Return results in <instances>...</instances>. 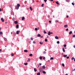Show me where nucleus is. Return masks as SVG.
Segmentation results:
<instances>
[{"label": "nucleus", "instance_id": "19", "mask_svg": "<svg viewBox=\"0 0 75 75\" xmlns=\"http://www.w3.org/2000/svg\"><path fill=\"white\" fill-rule=\"evenodd\" d=\"M56 3L58 5H59V3H58V1H57L56 2Z\"/></svg>", "mask_w": 75, "mask_h": 75}, {"label": "nucleus", "instance_id": "7", "mask_svg": "<svg viewBox=\"0 0 75 75\" xmlns=\"http://www.w3.org/2000/svg\"><path fill=\"white\" fill-rule=\"evenodd\" d=\"M62 50L64 52H65V49H64V48H63L62 49Z\"/></svg>", "mask_w": 75, "mask_h": 75}, {"label": "nucleus", "instance_id": "58", "mask_svg": "<svg viewBox=\"0 0 75 75\" xmlns=\"http://www.w3.org/2000/svg\"><path fill=\"white\" fill-rule=\"evenodd\" d=\"M75 69H74V70H72V71H75Z\"/></svg>", "mask_w": 75, "mask_h": 75}, {"label": "nucleus", "instance_id": "17", "mask_svg": "<svg viewBox=\"0 0 75 75\" xmlns=\"http://www.w3.org/2000/svg\"><path fill=\"white\" fill-rule=\"evenodd\" d=\"M72 31H70L69 33V34H72Z\"/></svg>", "mask_w": 75, "mask_h": 75}, {"label": "nucleus", "instance_id": "9", "mask_svg": "<svg viewBox=\"0 0 75 75\" xmlns=\"http://www.w3.org/2000/svg\"><path fill=\"white\" fill-rule=\"evenodd\" d=\"M17 7H20V5L19 4H17Z\"/></svg>", "mask_w": 75, "mask_h": 75}, {"label": "nucleus", "instance_id": "29", "mask_svg": "<svg viewBox=\"0 0 75 75\" xmlns=\"http://www.w3.org/2000/svg\"><path fill=\"white\" fill-rule=\"evenodd\" d=\"M63 47H67V45L66 44H64V45Z\"/></svg>", "mask_w": 75, "mask_h": 75}, {"label": "nucleus", "instance_id": "31", "mask_svg": "<svg viewBox=\"0 0 75 75\" xmlns=\"http://www.w3.org/2000/svg\"><path fill=\"white\" fill-rule=\"evenodd\" d=\"M4 40L5 41H7V39H6V38H4Z\"/></svg>", "mask_w": 75, "mask_h": 75}, {"label": "nucleus", "instance_id": "63", "mask_svg": "<svg viewBox=\"0 0 75 75\" xmlns=\"http://www.w3.org/2000/svg\"><path fill=\"white\" fill-rule=\"evenodd\" d=\"M34 0H33V3H34Z\"/></svg>", "mask_w": 75, "mask_h": 75}, {"label": "nucleus", "instance_id": "13", "mask_svg": "<svg viewBox=\"0 0 75 75\" xmlns=\"http://www.w3.org/2000/svg\"><path fill=\"white\" fill-rule=\"evenodd\" d=\"M48 35H51V32L50 31H49L48 32Z\"/></svg>", "mask_w": 75, "mask_h": 75}, {"label": "nucleus", "instance_id": "51", "mask_svg": "<svg viewBox=\"0 0 75 75\" xmlns=\"http://www.w3.org/2000/svg\"><path fill=\"white\" fill-rule=\"evenodd\" d=\"M47 0H44L45 2H47Z\"/></svg>", "mask_w": 75, "mask_h": 75}, {"label": "nucleus", "instance_id": "59", "mask_svg": "<svg viewBox=\"0 0 75 75\" xmlns=\"http://www.w3.org/2000/svg\"><path fill=\"white\" fill-rule=\"evenodd\" d=\"M41 38H43V36H41Z\"/></svg>", "mask_w": 75, "mask_h": 75}, {"label": "nucleus", "instance_id": "56", "mask_svg": "<svg viewBox=\"0 0 75 75\" xmlns=\"http://www.w3.org/2000/svg\"><path fill=\"white\" fill-rule=\"evenodd\" d=\"M68 17H69V16H68V15H67V18H68Z\"/></svg>", "mask_w": 75, "mask_h": 75}, {"label": "nucleus", "instance_id": "55", "mask_svg": "<svg viewBox=\"0 0 75 75\" xmlns=\"http://www.w3.org/2000/svg\"><path fill=\"white\" fill-rule=\"evenodd\" d=\"M46 26H47V23H45Z\"/></svg>", "mask_w": 75, "mask_h": 75}, {"label": "nucleus", "instance_id": "21", "mask_svg": "<svg viewBox=\"0 0 75 75\" xmlns=\"http://www.w3.org/2000/svg\"><path fill=\"white\" fill-rule=\"evenodd\" d=\"M24 65H28V63H24Z\"/></svg>", "mask_w": 75, "mask_h": 75}, {"label": "nucleus", "instance_id": "8", "mask_svg": "<svg viewBox=\"0 0 75 75\" xmlns=\"http://www.w3.org/2000/svg\"><path fill=\"white\" fill-rule=\"evenodd\" d=\"M55 39H56L57 40H58V39H59L58 37V36H57L55 37Z\"/></svg>", "mask_w": 75, "mask_h": 75}, {"label": "nucleus", "instance_id": "18", "mask_svg": "<svg viewBox=\"0 0 75 75\" xmlns=\"http://www.w3.org/2000/svg\"><path fill=\"white\" fill-rule=\"evenodd\" d=\"M68 27V25H64V27H65L66 28H67Z\"/></svg>", "mask_w": 75, "mask_h": 75}, {"label": "nucleus", "instance_id": "2", "mask_svg": "<svg viewBox=\"0 0 75 75\" xmlns=\"http://www.w3.org/2000/svg\"><path fill=\"white\" fill-rule=\"evenodd\" d=\"M19 33H20V30H17L16 31L17 34H19Z\"/></svg>", "mask_w": 75, "mask_h": 75}, {"label": "nucleus", "instance_id": "37", "mask_svg": "<svg viewBox=\"0 0 75 75\" xmlns=\"http://www.w3.org/2000/svg\"><path fill=\"white\" fill-rule=\"evenodd\" d=\"M38 30V29L37 28H35V31H37V30Z\"/></svg>", "mask_w": 75, "mask_h": 75}, {"label": "nucleus", "instance_id": "44", "mask_svg": "<svg viewBox=\"0 0 75 75\" xmlns=\"http://www.w3.org/2000/svg\"><path fill=\"white\" fill-rule=\"evenodd\" d=\"M11 57H13L14 56V54H11Z\"/></svg>", "mask_w": 75, "mask_h": 75}, {"label": "nucleus", "instance_id": "46", "mask_svg": "<svg viewBox=\"0 0 75 75\" xmlns=\"http://www.w3.org/2000/svg\"><path fill=\"white\" fill-rule=\"evenodd\" d=\"M31 40H33V38H31V39H30Z\"/></svg>", "mask_w": 75, "mask_h": 75}, {"label": "nucleus", "instance_id": "47", "mask_svg": "<svg viewBox=\"0 0 75 75\" xmlns=\"http://www.w3.org/2000/svg\"><path fill=\"white\" fill-rule=\"evenodd\" d=\"M12 20L13 21H14V20H15V19L14 18H13Z\"/></svg>", "mask_w": 75, "mask_h": 75}, {"label": "nucleus", "instance_id": "64", "mask_svg": "<svg viewBox=\"0 0 75 75\" xmlns=\"http://www.w3.org/2000/svg\"><path fill=\"white\" fill-rule=\"evenodd\" d=\"M74 61L75 62V59L74 58Z\"/></svg>", "mask_w": 75, "mask_h": 75}, {"label": "nucleus", "instance_id": "35", "mask_svg": "<svg viewBox=\"0 0 75 75\" xmlns=\"http://www.w3.org/2000/svg\"><path fill=\"white\" fill-rule=\"evenodd\" d=\"M53 59L54 58H53V57H51V58H50V60H52V59Z\"/></svg>", "mask_w": 75, "mask_h": 75}, {"label": "nucleus", "instance_id": "30", "mask_svg": "<svg viewBox=\"0 0 75 75\" xmlns=\"http://www.w3.org/2000/svg\"><path fill=\"white\" fill-rule=\"evenodd\" d=\"M44 4H42V5H41V6L42 7H44Z\"/></svg>", "mask_w": 75, "mask_h": 75}, {"label": "nucleus", "instance_id": "61", "mask_svg": "<svg viewBox=\"0 0 75 75\" xmlns=\"http://www.w3.org/2000/svg\"><path fill=\"white\" fill-rule=\"evenodd\" d=\"M0 11H1V8H0Z\"/></svg>", "mask_w": 75, "mask_h": 75}, {"label": "nucleus", "instance_id": "12", "mask_svg": "<svg viewBox=\"0 0 75 75\" xmlns=\"http://www.w3.org/2000/svg\"><path fill=\"white\" fill-rule=\"evenodd\" d=\"M42 69H45V66L43 65L42 67Z\"/></svg>", "mask_w": 75, "mask_h": 75}, {"label": "nucleus", "instance_id": "53", "mask_svg": "<svg viewBox=\"0 0 75 75\" xmlns=\"http://www.w3.org/2000/svg\"><path fill=\"white\" fill-rule=\"evenodd\" d=\"M39 65H40H40H42V64L40 63H39Z\"/></svg>", "mask_w": 75, "mask_h": 75}, {"label": "nucleus", "instance_id": "45", "mask_svg": "<svg viewBox=\"0 0 75 75\" xmlns=\"http://www.w3.org/2000/svg\"><path fill=\"white\" fill-rule=\"evenodd\" d=\"M67 59H69V57H68V56H67Z\"/></svg>", "mask_w": 75, "mask_h": 75}, {"label": "nucleus", "instance_id": "42", "mask_svg": "<svg viewBox=\"0 0 75 75\" xmlns=\"http://www.w3.org/2000/svg\"><path fill=\"white\" fill-rule=\"evenodd\" d=\"M72 4L73 6H74V5H75V4H74L73 2L72 3Z\"/></svg>", "mask_w": 75, "mask_h": 75}, {"label": "nucleus", "instance_id": "39", "mask_svg": "<svg viewBox=\"0 0 75 75\" xmlns=\"http://www.w3.org/2000/svg\"><path fill=\"white\" fill-rule=\"evenodd\" d=\"M56 23H58V20H56L55 21Z\"/></svg>", "mask_w": 75, "mask_h": 75}, {"label": "nucleus", "instance_id": "62", "mask_svg": "<svg viewBox=\"0 0 75 75\" xmlns=\"http://www.w3.org/2000/svg\"><path fill=\"white\" fill-rule=\"evenodd\" d=\"M73 47H74V48H75V45H74V46H73Z\"/></svg>", "mask_w": 75, "mask_h": 75}, {"label": "nucleus", "instance_id": "34", "mask_svg": "<svg viewBox=\"0 0 75 75\" xmlns=\"http://www.w3.org/2000/svg\"><path fill=\"white\" fill-rule=\"evenodd\" d=\"M57 44H59V41H57Z\"/></svg>", "mask_w": 75, "mask_h": 75}, {"label": "nucleus", "instance_id": "14", "mask_svg": "<svg viewBox=\"0 0 75 75\" xmlns=\"http://www.w3.org/2000/svg\"><path fill=\"white\" fill-rule=\"evenodd\" d=\"M42 73L43 74H46V72H45V71H42Z\"/></svg>", "mask_w": 75, "mask_h": 75}, {"label": "nucleus", "instance_id": "15", "mask_svg": "<svg viewBox=\"0 0 75 75\" xmlns=\"http://www.w3.org/2000/svg\"><path fill=\"white\" fill-rule=\"evenodd\" d=\"M24 52H28V50H24Z\"/></svg>", "mask_w": 75, "mask_h": 75}, {"label": "nucleus", "instance_id": "23", "mask_svg": "<svg viewBox=\"0 0 75 75\" xmlns=\"http://www.w3.org/2000/svg\"><path fill=\"white\" fill-rule=\"evenodd\" d=\"M45 42H47V41H48V39H45Z\"/></svg>", "mask_w": 75, "mask_h": 75}, {"label": "nucleus", "instance_id": "25", "mask_svg": "<svg viewBox=\"0 0 75 75\" xmlns=\"http://www.w3.org/2000/svg\"><path fill=\"white\" fill-rule=\"evenodd\" d=\"M34 71L35 72H37V69H35V68H34Z\"/></svg>", "mask_w": 75, "mask_h": 75}, {"label": "nucleus", "instance_id": "32", "mask_svg": "<svg viewBox=\"0 0 75 75\" xmlns=\"http://www.w3.org/2000/svg\"><path fill=\"white\" fill-rule=\"evenodd\" d=\"M62 65L64 67H65V65L63 63L62 64Z\"/></svg>", "mask_w": 75, "mask_h": 75}, {"label": "nucleus", "instance_id": "11", "mask_svg": "<svg viewBox=\"0 0 75 75\" xmlns=\"http://www.w3.org/2000/svg\"><path fill=\"white\" fill-rule=\"evenodd\" d=\"M25 19V18H24V17H22V20H24Z\"/></svg>", "mask_w": 75, "mask_h": 75}, {"label": "nucleus", "instance_id": "43", "mask_svg": "<svg viewBox=\"0 0 75 75\" xmlns=\"http://www.w3.org/2000/svg\"><path fill=\"white\" fill-rule=\"evenodd\" d=\"M73 37H74V38H75V35H74L73 36H72Z\"/></svg>", "mask_w": 75, "mask_h": 75}, {"label": "nucleus", "instance_id": "3", "mask_svg": "<svg viewBox=\"0 0 75 75\" xmlns=\"http://www.w3.org/2000/svg\"><path fill=\"white\" fill-rule=\"evenodd\" d=\"M18 8H19V7H18L17 6H15V9L16 10H18Z\"/></svg>", "mask_w": 75, "mask_h": 75}, {"label": "nucleus", "instance_id": "6", "mask_svg": "<svg viewBox=\"0 0 75 75\" xmlns=\"http://www.w3.org/2000/svg\"><path fill=\"white\" fill-rule=\"evenodd\" d=\"M1 20L2 21V22H4V20L3 18H1Z\"/></svg>", "mask_w": 75, "mask_h": 75}, {"label": "nucleus", "instance_id": "54", "mask_svg": "<svg viewBox=\"0 0 75 75\" xmlns=\"http://www.w3.org/2000/svg\"><path fill=\"white\" fill-rule=\"evenodd\" d=\"M43 59H45V57H43Z\"/></svg>", "mask_w": 75, "mask_h": 75}, {"label": "nucleus", "instance_id": "57", "mask_svg": "<svg viewBox=\"0 0 75 75\" xmlns=\"http://www.w3.org/2000/svg\"><path fill=\"white\" fill-rule=\"evenodd\" d=\"M53 34V33L52 32H50V34Z\"/></svg>", "mask_w": 75, "mask_h": 75}, {"label": "nucleus", "instance_id": "33", "mask_svg": "<svg viewBox=\"0 0 75 75\" xmlns=\"http://www.w3.org/2000/svg\"><path fill=\"white\" fill-rule=\"evenodd\" d=\"M1 34H3V32L2 31L0 32V35H1Z\"/></svg>", "mask_w": 75, "mask_h": 75}, {"label": "nucleus", "instance_id": "40", "mask_svg": "<svg viewBox=\"0 0 75 75\" xmlns=\"http://www.w3.org/2000/svg\"><path fill=\"white\" fill-rule=\"evenodd\" d=\"M74 59L75 58H74V57H72L71 58V59H72V60H73V59Z\"/></svg>", "mask_w": 75, "mask_h": 75}, {"label": "nucleus", "instance_id": "10", "mask_svg": "<svg viewBox=\"0 0 75 75\" xmlns=\"http://www.w3.org/2000/svg\"><path fill=\"white\" fill-rule=\"evenodd\" d=\"M41 36V34H38L37 35V37H40Z\"/></svg>", "mask_w": 75, "mask_h": 75}, {"label": "nucleus", "instance_id": "48", "mask_svg": "<svg viewBox=\"0 0 75 75\" xmlns=\"http://www.w3.org/2000/svg\"><path fill=\"white\" fill-rule=\"evenodd\" d=\"M14 35H16V33H14Z\"/></svg>", "mask_w": 75, "mask_h": 75}, {"label": "nucleus", "instance_id": "41", "mask_svg": "<svg viewBox=\"0 0 75 75\" xmlns=\"http://www.w3.org/2000/svg\"><path fill=\"white\" fill-rule=\"evenodd\" d=\"M28 61L30 62V58H29L28 59Z\"/></svg>", "mask_w": 75, "mask_h": 75}, {"label": "nucleus", "instance_id": "26", "mask_svg": "<svg viewBox=\"0 0 75 75\" xmlns=\"http://www.w3.org/2000/svg\"><path fill=\"white\" fill-rule=\"evenodd\" d=\"M39 43H40V44L41 45H42V44H43V42H40Z\"/></svg>", "mask_w": 75, "mask_h": 75}, {"label": "nucleus", "instance_id": "22", "mask_svg": "<svg viewBox=\"0 0 75 75\" xmlns=\"http://www.w3.org/2000/svg\"><path fill=\"white\" fill-rule=\"evenodd\" d=\"M63 57H67V54L64 55H63Z\"/></svg>", "mask_w": 75, "mask_h": 75}, {"label": "nucleus", "instance_id": "16", "mask_svg": "<svg viewBox=\"0 0 75 75\" xmlns=\"http://www.w3.org/2000/svg\"><path fill=\"white\" fill-rule=\"evenodd\" d=\"M39 59L40 60H41V59H42V57H39Z\"/></svg>", "mask_w": 75, "mask_h": 75}, {"label": "nucleus", "instance_id": "38", "mask_svg": "<svg viewBox=\"0 0 75 75\" xmlns=\"http://www.w3.org/2000/svg\"><path fill=\"white\" fill-rule=\"evenodd\" d=\"M43 53L44 54H46V52H45V51H44Z\"/></svg>", "mask_w": 75, "mask_h": 75}, {"label": "nucleus", "instance_id": "49", "mask_svg": "<svg viewBox=\"0 0 75 75\" xmlns=\"http://www.w3.org/2000/svg\"><path fill=\"white\" fill-rule=\"evenodd\" d=\"M68 30H69L67 28L66 29V31H68Z\"/></svg>", "mask_w": 75, "mask_h": 75}, {"label": "nucleus", "instance_id": "20", "mask_svg": "<svg viewBox=\"0 0 75 75\" xmlns=\"http://www.w3.org/2000/svg\"><path fill=\"white\" fill-rule=\"evenodd\" d=\"M30 10L31 11H32V10H33V8H32V7H31V6L30 7Z\"/></svg>", "mask_w": 75, "mask_h": 75}, {"label": "nucleus", "instance_id": "28", "mask_svg": "<svg viewBox=\"0 0 75 75\" xmlns=\"http://www.w3.org/2000/svg\"><path fill=\"white\" fill-rule=\"evenodd\" d=\"M29 56H30V57H32V56H33V54H29Z\"/></svg>", "mask_w": 75, "mask_h": 75}, {"label": "nucleus", "instance_id": "36", "mask_svg": "<svg viewBox=\"0 0 75 75\" xmlns=\"http://www.w3.org/2000/svg\"><path fill=\"white\" fill-rule=\"evenodd\" d=\"M33 44H36V42L35 41H33Z\"/></svg>", "mask_w": 75, "mask_h": 75}, {"label": "nucleus", "instance_id": "52", "mask_svg": "<svg viewBox=\"0 0 75 75\" xmlns=\"http://www.w3.org/2000/svg\"><path fill=\"white\" fill-rule=\"evenodd\" d=\"M49 23H51V21H49Z\"/></svg>", "mask_w": 75, "mask_h": 75}, {"label": "nucleus", "instance_id": "4", "mask_svg": "<svg viewBox=\"0 0 75 75\" xmlns=\"http://www.w3.org/2000/svg\"><path fill=\"white\" fill-rule=\"evenodd\" d=\"M14 23H15V24H17L18 23V22L17 21H14Z\"/></svg>", "mask_w": 75, "mask_h": 75}, {"label": "nucleus", "instance_id": "5", "mask_svg": "<svg viewBox=\"0 0 75 75\" xmlns=\"http://www.w3.org/2000/svg\"><path fill=\"white\" fill-rule=\"evenodd\" d=\"M19 25H18V24H17L16 25V28H19Z\"/></svg>", "mask_w": 75, "mask_h": 75}, {"label": "nucleus", "instance_id": "24", "mask_svg": "<svg viewBox=\"0 0 75 75\" xmlns=\"http://www.w3.org/2000/svg\"><path fill=\"white\" fill-rule=\"evenodd\" d=\"M44 34H47V32L45 30H43Z\"/></svg>", "mask_w": 75, "mask_h": 75}, {"label": "nucleus", "instance_id": "50", "mask_svg": "<svg viewBox=\"0 0 75 75\" xmlns=\"http://www.w3.org/2000/svg\"><path fill=\"white\" fill-rule=\"evenodd\" d=\"M66 1H67V2H68V3L69 2V0H66Z\"/></svg>", "mask_w": 75, "mask_h": 75}, {"label": "nucleus", "instance_id": "1", "mask_svg": "<svg viewBox=\"0 0 75 75\" xmlns=\"http://www.w3.org/2000/svg\"><path fill=\"white\" fill-rule=\"evenodd\" d=\"M39 70L40 72H42V71H43V69H42V67H40L39 69Z\"/></svg>", "mask_w": 75, "mask_h": 75}, {"label": "nucleus", "instance_id": "60", "mask_svg": "<svg viewBox=\"0 0 75 75\" xmlns=\"http://www.w3.org/2000/svg\"><path fill=\"white\" fill-rule=\"evenodd\" d=\"M22 7H25L24 5H23Z\"/></svg>", "mask_w": 75, "mask_h": 75}, {"label": "nucleus", "instance_id": "27", "mask_svg": "<svg viewBox=\"0 0 75 75\" xmlns=\"http://www.w3.org/2000/svg\"><path fill=\"white\" fill-rule=\"evenodd\" d=\"M40 74H41L40 72H38L37 73V75H40Z\"/></svg>", "mask_w": 75, "mask_h": 75}]
</instances>
